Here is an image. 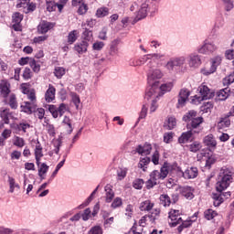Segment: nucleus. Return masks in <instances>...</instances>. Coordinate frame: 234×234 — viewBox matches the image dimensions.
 Segmentation results:
<instances>
[{
    "label": "nucleus",
    "instance_id": "51",
    "mask_svg": "<svg viewBox=\"0 0 234 234\" xmlns=\"http://www.w3.org/2000/svg\"><path fill=\"white\" fill-rule=\"evenodd\" d=\"M189 149L191 153H197V151L202 149V144L199 142H194L189 145Z\"/></svg>",
    "mask_w": 234,
    "mask_h": 234
},
{
    "label": "nucleus",
    "instance_id": "58",
    "mask_svg": "<svg viewBox=\"0 0 234 234\" xmlns=\"http://www.w3.org/2000/svg\"><path fill=\"white\" fill-rule=\"evenodd\" d=\"M48 172V165L47 164L43 163L40 165V167L38 169V176H43V175H47Z\"/></svg>",
    "mask_w": 234,
    "mask_h": 234
},
{
    "label": "nucleus",
    "instance_id": "22",
    "mask_svg": "<svg viewBox=\"0 0 234 234\" xmlns=\"http://www.w3.org/2000/svg\"><path fill=\"white\" fill-rule=\"evenodd\" d=\"M21 109L23 112H27V114H32V112H36L37 105L36 103L32 102H24L21 105Z\"/></svg>",
    "mask_w": 234,
    "mask_h": 234
},
{
    "label": "nucleus",
    "instance_id": "6",
    "mask_svg": "<svg viewBox=\"0 0 234 234\" xmlns=\"http://www.w3.org/2000/svg\"><path fill=\"white\" fill-rule=\"evenodd\" d=\"M218 49L217 45V40H204L203 44L197 48V52L199 54H204L205 56H210L213 52Z\"/></svg>",
    "mask_w": 234,
    "mask_h": 234
},
{
    "label": "nucleus",
    "instance_id": "28",
    "mask_svg": "<svg viewBox=\"0 0 234 234\" xmlns=\"http://www.w3.org/2000/svg\"><path fill=\"white\" fill-rule=\"evenodd\" d=\"M193 133H197V131L190 130L183 133L178 139L179 144H186V142H189V140H191V136H193Z\"/></svg>",
    "mask_w": 234,
    "mask_h": 234
},
{
    "label": "nucleus",
    "instance_id": "35",
    "mask_svg": "<svg viewBox=\"0 0 234 234\" xmlns=\"http://www.w3.org/2000/svg\"><path fill=\"white\" fill-rule=\"evenodd\" d=\"M204 217L207 220H213V218L218 217V213L211 208L205 210Z\"/></svg>",
    "mask_w": 234,
    "mask_h": 234
},
{
    "label": "nucleus",
    "instance_id": "34",
    "mask_svg": "<svg viewBox=\"0 0 234 234\" xmlns=\"http://www.w3.org/2000/svg\"><path fill=\"white\" fill-rule=\"evenodd\" d=\"M23 189L27 190V195H28L30 191L34 189V185L30 184V179L27 177V175H24Z\"/></svg>",
    "mask_w": 234,
    "mask_h": 234
},
{
    "label": "nucleus",
    "instance_id": "42",
    "mask_svg": "<svg viewBox=\"0 0 234 234\" xmlns=\"http://www.w3.org/2000/svg\"><path fill=\"white\" fill-rule=\"evenodd\" d=\"M160 201L162 206L166 207V206H171V197L168 195L163 194L160 196Z\"/></svg>",
    "mask_w": 234,
    "mask_h": 234
},
{
    "label": "nucleus",
    "instance_id": "1",
    "mask_svg": "<svg viewBox=\"0 0 234 234\" xmlns=\"http://www.w3.org/2000/svg\"><path fill=\"white\" fill-rule=\"evenodd\" d=\"M164 58H165V55L163 53H153L144 57V59H145L147 63L145 70L150 87H153L154 84L159 82L158 80H162L164 77L162 69L156 67V61H164Z\"/></svg>",
    "mask_w": 234,
    "mask_h": 234
},
{
    "label": "nucleus",
    "instance_id": "57",
    "mask_svg": "<svg viewBox=\"0 0 234 234\" xmlns=\"http://www.w3.org/2000/svg\"><path fill=\"white\" fill-rule=\"evenodd\" d=\"M229 221L222 222L221 226L219 227L216 234H224L225 229H228V228H229Z\"/></svg>",
    "mask_w": 234,
    "mask_h": 234
},
{
    "label": "nucleus",
    "instance_id": "3",
    "mask_svg": "<svg viewBox=\"0 0 234 234\" xmlns=\"http://www.w3.org/2000/svg\"><path fill=\"white\" fill-rule=\"evenodd\" d=\"M171 166L164 165L160 171L154 170L150 174V178L146 181L145 186L148 189H153L154 186H158L160 180H164L169 175Z\"/></svg>",
    "mask_w": 234,
    "mask_h": 234
},
{
    "label": "nucleus",
    "instance_id": "20",
    "mask_svg": "<svg viewBox=\"0 0 234 234\" xmlns=\"http://www.w3.org/2000/svg\"><path fill=\"white\" fill-rule=\"evenodd\" d=\"M0 92L3 98H8V94H10V83L6 80H2L0 82Z\"/></svg>",
    "mask_w": 234,
    "mask_h": 234
},
{
    "label": "nucleus",
    "instance_id": "52",
    "mask_svg": "<svg viewBox=\"0 0 234 234\" xmlns=\"http://www.w3.org/2000/svg\"><path fill=\"white\" fill-rule=\"evenodd\" d=\"M223 27H224V18L222 16H218L216 18L214 28H215V30H217V29L223 28Z\"/></svg>",
    "mask_w": 234,
    "mask_h": 234
},
{
    "label": "nucleus",
    "instance_id": "25",
    "mask_svg": "<svg viewBox=\"0 0 234 234\" xmlns=\"http://www.w3.org/2000/svg\"><path fill=\"white\" fill-rule=\"evenodd\" d=\"M12 116V113H10V110L6 108H2L0 110V117L4 121V123L8 125L10 123V117Z\"/></svg>",
    "mask_w": 234,
    "mask_h": 234
},
{
    "label": "nucleus",
    "instance_id": "46",
    "mask_svg": "<svg viewBox=\"0 0 234 234\" xmlns=\"http://www.w3.org/2000/svg\"><path fill=\"white\" fill-rule=\"evenodd\" d=\"M172 59L174 60V63H176V67H184L186 64V57L184 56L172 58Z\"/></svg>",
    "mask_w": 234,
    "mask_h": 234
},
{
    "label": "nucleus",
    "instance_id": "54",
    "mask_svg": "<svg viewBox=\"0 0 234 234\" xmlns=\"http://www.w3.org/2000/svg\"><path fill=\"white\" fill-rule=\"evenodd\" d=\"M205 167H207V169H210L211 165H213V164H215V156L210 155L208 157L205 156Z\"/></svg>",
    "mask_w": 234,
    "mask_h": 234
},
{
    "label": "nucleus",
    "instance_id": "2",
    "mask_svg": "<svg viewBox=\"0 0 234 234\" xmlns=\"http://www.w3.org/2000/svg\"><path fill=\"white\" fill-rule=\"evenodd\" d=\"M233 168L222 167L219 170L218 182L216 184V189L218 193H222V191L229 187V185L233 182Z\"/></svg>",
    "mask_w": 234,
    "mask_h": 234
},
{
    "label": "nucleus",
    "instance_id": "41",
    "mask_svg": "<svg viewBox=\"0 0 234 234\" xmlns=\"http://www.w3.org/2000/svg\"><path fill=\"white\" fill-rule=\"evenodd\" d=\"M7 103L11 109H17V100L16 99V95L11 93L9 95V100H7Z\"/></svg>",
    "mask_w": 234,
    "mask_h": 234
},
{
    "label": "nucleus",
    "instance_id": "29",
    "mask_svg": "<svg viewBox=\"0 0 234 234\" xmlns=\"http://www.w3.org/2000/svg\"><path fill=\"white\" fill-rule=\"evenodd\" d=\"M231 125V121L229 116L222 117L218 122V129H228Z\"/></svg>",
    "mask_w": 234,
    "mask_h": 234
},
{
    "label": "nucleus",
    "instance_id": "14",
    "mask_svg": "<svg viewBox=\"0 0 234 234\" xmlns=\"http://www.w3.org/2000/svg\"><path fill=\"white\" fill-rule=\"evenodd\" d=\"M231 194L229 192H226L223 194H213L212 198L214 200L213 204L215 207H218V206H220V204L224 202V198H229Z\"/></svg>",
    "mask_w": 234,
    "mask_h": 234
},
{
    "label": "nucleus",
    "instance_id": "49",
    "mask_svg": "<svg viewBox=\"0 0 234 234\" xmlns=\"http://www.w3.org/2000/svg\"><path fill=\"white\" fill-rule=\"evenodd\" d=\"M175 67H176V64L173 60V58H171L165 65V69H166L168 72H173L175 70Z\"/></svg>",
    "mask_w": 234,
    "mask_h": 234
},
{
    "label": "nucleus",
    "instance_id": "21",
    "mask_svg": "<svg viewBox=\"0 0 234 234\" xmlns=\"http://www.w3.org/2000/svg\"><path fill=\"white\" fill-rule=\"evenodd\" d=\"M182 195L186 200H193V198H195V188L191 186H184L182 188Z\"/></svg>",
    "mask_w": 234,
    "mask_h": 234
},
{
    "label": "nucleus",
    "instance_id": "26",
    "mask_svg": "<svg viewBox=\"0 0 234 234\" xmlns=\"http://www.w3.org/2000/svg\"><path fill=\"white\" fill-rule=\"evenodd\" d=\"M35 158L37 165H39V164H41V158H43V147H41L39 143H37L35 147Z\"/></svg>",
    "mask_w": 234,
    "mask_h": 234
},
{
    "label": "nucleus",
    "instance_id": "62",
    "mask_svg": "<svg viewBox=\"0 0 234 234\" xmlns=\"http://www.w3.org/2000/svg\"><path fill=\"white\" fill-rule=\"evenodd\" d=\"M14 145H16V147H23L25 145V140L21 137H15L14 139Z\"/></svg>",
    "mask_w": 234,
    "mask_h": 234
},
{
    "label": "nucleus",
    "instance_id": "30",
    "mask_svg": "<svg viewBox=\"0 0 234 234\" xmlns=\"http://www.w3.org/2000/svg\"><path fill=\"white\" fill-rule=\"evenodd\" d=\"M153 207H154V203H153L151 200L143 201L139 206V209L142 211H151Z\"/></svg>",
    "mask_w": 234,
    "mask_h": 234
},
{
    "label": "nucleus",
    "instance_id": "45",
    "mask_svg": "<svg viewBox=\"0 0 234 234\" xmlns=\"http://www.w3.org/2000/svg\"><path fill=\"white\" fill-rule=\"evenodd\" d=\"M151 162V158L149 157H143L141 158L140 162H139V167L140 169H143V171H145V169H147V165H149Z\"/></svg>",
    "mask_w": 234,
    "mask_h": 234
},
{
    "label": "nucleus",
    "instance_id": "50",
    "mask_svg": "<svg viewBox=\"0 0 234 234\" xmlns=\"http://www.w3.org/2000/svg\"><path fill=\"white\" fill-rule=\"evenodd\" d=\"M97 17H105L106 16H109V9L106 7H101L96 12Z\"/></svg>",
    "mask_w": 234,
    "mask_h": 234
},
{
    "label": "nucleus",
    "instance_id": "10",
    "mask_svg": "<svg viewBox=\"0 0 234 234\" xmlns=\"http://www.w3.org/2000/svg\"><path fill=\"white\" fill-rule=\"evenodd\" d=\"M48 111L51 112L53 118H58V116H63L69 111V107L65 103H61L58 108L49 105Z\"/></svg>",
    "mask_w": 234,
    "mask_h": 234
},
{
    "label": "nucleus",
    "instance_id": "31",
    "mask_svg": "<svg viewBox=\"0 0 234 234\" xmlns=\"http://www.w3.org/2000/svg\"><path fill=\"white\" fill-rule=\"evenodd\" d=\"M203 122L204 118L196 117L190 122V123L187 124V127L188 129H191V131H195V129H197V127H198V125H200V123H202Z\"/></svg>",
    "mask_w": 234,
    "mask_h": 234
},
{
    "label": "nucleus",
    "instance_id": "40",
    "mask_svg": "<svg viewBox=\"0 0 234 234\" xmlns=\"http://www.w3.org/2000/svg\"><path fill=\"white\" fill-rule=\"evenodd\" d=\"M197 118V112L195 110L189 111L186 114L184 115V122H191Z\"/></svg>",
    "mask_w": 234,
    "mask_h": 234
},
{
    "label": "nucleus",
    "instance_id": "61",
    "mask_svg": "<svg viewBox=\"0 0 234 234\" xmlns=\"http://www.w3.org/2000/svg\"><path fill=\"white\" fill-rule=\"evenodd\" d=\"M104 47H105V43H103L102 41H97L92 45L93 50H97V51L101 50Z\"/></svg>",
    "mask_w": 234,
    "mask_h": 234
},
{
    "label": "nucleus",
    "instance_id": "9",
    "mask_svg": "<svg viewBox=\"0 0 234 234\" xmlns=\"http://www.w3.org/2000/svg\"><path fill=\"white\" fill-rule=\"evenodd\" d=\"M187 65L190 69H198L202 65V58L197 53H191L187 57Z\"/></svg>",
    "mask_w": 234,
    "mask_h": 234
},
{
    "label": "nucleus",
    "instance_id": "12",
    "mask_svg": "<svg viewBox=\"0 0 234 234\" xmlns=\"http://www.w3.org/2000/svg\"><path fill=\"white\" fill-rule=\"evenodd\" d=\"M179 174L182 175L183 178L191 180L198 176V168L191 166L186 168L185 171H180Z\"/></svg>",
    "mask_w": 234,
    "mask_h": 234
},
{
    "label": "nucleus",
    "instance_id": "60",
    "mask_svg": "<svg viewBox=\"0 0 234 234\" xmlns=\"http://www.w3.org/2000/svg\"><path fill=\"white\" fill-rule=\"evenodd\" d=\"M28 3H30V0H17L16 8H27Z\"/></svg>",
    "mask_w": 234,
    "mask_h": 234
},
{
    "label": "nucleus",
    "instance_id": "55",
    "mask_svg": "<svg viewBox=\"0 0 234 234\" xmlns=\"http://www.w3.org/2000/svg\"><path fill=\"white\" fill-rule=\"evenodd\" d=\"M144 179H134L133 182V187H134V189H142V187H144Z\"/></svg>",
    "mask_w": 234,
    "mask_h": 234
},
{
    "label": "nucleus",
    "instance_id": "27",
    "mask_svg": "<svg viewBox=\"0 0 234 234\" xmlns=\"http://www.w3.org/2000/svg\"><path fill=\"white\" fill-rule=\"evenodd\" d=\"M52 24L47 21H42L38 26L39 34H47L50 28H52Z\"/></svg>",
    "mask_w": 234,
    "mask_h": 234
},
{
    "label": "nucleus",
    "instance_id": "23",
    "mask_svg": "<svg viewBox=\"0 0 234 234\" xmlns=\"http://www.w3.org/2000/svg\"><path fill=\"white\" fill-rule=\"evenodd\" d=\"M203 143L205 145H207V147H209L210 149H215V147H217V140H215L213 134L207 135L204 138Z\"/></svg>",
    "mask_w": 234,
    "mask_h": 234
},
{
    "label": "nucleus",
    "instance_id": "17",
    "mask_svg": "<svg viewBox=\"0 0 234 234\" xmlns=\"http://www.w3.org/2000/svg\"><path fill=\"white\" fill-rule=\"evenodd\" d=\"M104 191H105V202L106 204H111V202H112V199L114 198V190H112V186L111 185H106L104 187Z\"/></svg>",
    "mask_w": 234,
    "mask_h": 234
},
{
    "label": "nucleus",
    "instance_id": "19",
    "mask_svg": "<svg viewBox=\"0 0 234 234\" xmlns=\"http://www.w3.org/2000/svg\"><path fill=\"white\" fill-rule=\"evenodd\" d=\"M45 100L48 101V103H50L56 100V88H54V86L49 85L45 94Z\"/></svg>",
    "mask_w": 234,
    "mask_h": 234
},
{
    "label": "nucleus",
    "instance_id": "47",
    "mask_svg": "<svg viewBox=\"0 0 234 234\" xmlns=\"http://www.w3.org/2000/svg\"><path fill=\"white\" fill-rule=\"evenodd\" d=\"M127 168H119L117 170V180H123L125 178V176H127Z\"/></svg>",
    "mask_w": 234,
    "mask_h": 234
},
{
    "label": "nucleus",
    "instance_id": "43",
    "mask_svg": "<svg viewBox=\"0 0 234 234\" xmlns=\"http://www.w3.org/2000/svg\"><path fill=\"white\" fill-rule=\"evenodd\" d=\"M70 98H71V101L74 103L76 109H80V103H81L80 95H77L75 92H70Z\"/></svg>",
    "mask_w": 234,
    "mask_h": 234
},
{
    "label": "nucleus",
    "instance_id": "39",
    "mask_svg": "<svg viewBox=\"0 0 234 234\" xmlns=\"http://www.w3.org/2000/svg\"><path fill=\"white\" fill-rule=\"evenodd\" d=\"M123 206V200L122 197H114L112 201L111 207L112 209H118V207H122Z\"/></svg>",
    "mask_w": 234,
    "mask_h": 234
},
{
    "label": "nucleus",
    "instance_id": "18",
    "mask_svg": "<svg viewBox=\"0 0 234 234\" xmlns=\"http://www.w3.org/2000/svg\"><path fill=\"white\" fill-rule=\"evenodd\" d=\"M152 149L153 147L150 144H145L144 145H139L135 151L138 154H141V156H147V154H151Z\"/></svg>",
    "mask_w": 234,
    "mask_h": 234
},
{
    "label": "nucleus",
    "instance_id": "56",
    "mask_svg": "<svg viewBox=\"0 0 234 234\" xmlns=\"http://www.w3.org/2000/svg\"><path fill=\"white\" fill-rule=\"evenodd\" d=\"M159 216H160V208H155V209L153 210L151 215L148 216V218H150V220L152 222H154V220H156Z\"/></svg>",
    "mask_w": 234,
    "mask_h": 234
},
{
    "label": "nucleus",
    "instance_id": "63",
    "mask_svg": "<svg viewBox=\"0 0 234 234\" xmlns=\"http://www.w3.org/2000/svg\"><path fill=\"white\" fill-rule=\"evenodd\" d=\"M88 234H103V230H101V227L95 226L90 229Z\"/></svg>",
    "mask_w": 234,
    "mask_h": 234
},
{
    "label": "nucleus",
    "instance_id": "33",
    "mask_svg": "<svg viewBox=\"0 0 234 234\" xmlns=\"http://www.w3.org/2000/svg\"><path fill=\"white\" fill-rule=\"evenodd\" d=\"M89 47V42L88 41H82L75 46V50L79 54H83L87 50Z\"/></svg>",
    "mask_w": 234,
    "mask_h": 234
},
{
    "label": "nucleus",
    "instance_id": "13",
    "mask_svg": "<svg viewBox=\"0 0 234 234\" xmlns=\"http://www.w3.org/2000/svg\"><path fill=\"white\" fill-rule=\"evenodd\" d=\"M180 210L171 209L169 211L168 217L172 221V226H178V224H182V217L180 216Z\"/></svg>",
    "mask_w": 234,
    "mask_h": 234
},
{
    "label": "nucleus",
    "instance_id": "48",
    "mask_svg": "<svg viewBox=\"0 0 234 234\" xmlns=\"http://www.w3.org/2000/svg\"><path fill=\"white\" fill-rule=\"evenodd\" d=\"M65 68L63 67H57L55 68V71H54V74L56 76V78H58V80L63 78V76H65Z\"/></svg>",
    "mask_w": 234,
    "mask_h": 234
},
{
    "label": "nucleus",
    "instance_id": "24",
    "mask_svg": "<svg viewBox=\"0 0 234 234\" xmlns=\"http://www.w3.org/2000/svg\"><path fill=\"white\" fill-rule=\"evenodd\" d=\"M7 182L9 184V193H15L16 191H19V189H21L19 184L16 182V178L8 176Z\"/></svg>",
    "mask_w": 234,
    "mask_h": 234
},
{
    "label": "nucleus",
    "instance_id": "11",
    "mask_svg": "<svg viewBox=\"0 0 234 234\" xmlns=\"http://www.w3.org/2000/svg\"><path fill=\"white\" fill-rule=\"evenodd\" d=\"M147 12H149V1L143 0L140 8L136 14L135 21L145 19V17H147Z\"/></svg>",
    "mask_w": 234,
    "mask_h": 234
},
{
    "label": "nucleus",
    "instance_id": "64",
    "mask_svg": "<svg viewBox=\"0 0 234 234\" xmlns=\"http://www.w3.org/2000/svg\"><path fill=\"white\" fill-rule=\"evenodd\" d=\"M173 136H174L173 133H165L164 134V142H165V144H171L173 142Z\"/></svg>",
    "mask_w": 234,
    "mask_h": 234
},
{
    "label": "nucleus",
    "instance_id": "16",
    "mask_svg": "<svg viewBox=\"0 0 234 234\" xmlns=\"http://www.w3.org/2000/svg\"><path fill=\"white\" fill-rule=\"evenodd\" d=\"M145 100L151 102L150 104V112H154L158 109V100L160 97L149 96V91L145 94Z\"/></svg>",
    "mask_w": 234,
    "mask_h": 234
},
{
    "label": "nucleus",
    "instance_id": "59",
    "mask_svg": "<svg viewBox=\"0 0 234 234\" xmlns=\"http://www.w3.org/2000/svg\"><path fill=\"white\" fill-rule=\"evenodd\" d=\"M48 12H54L56 8H58V4L54 3V1H48L46 4Z\"/></svg>",
    "mask_w": 234,
    "mask_h": 234
},
{
    "label": "nucleus",
    "instance_id": "36",
    "mask_svg": "<svg viewBox=\"0 0 234 234\" xmlns=\"http://www.w3.org/2000/svg\"><path fill=\"white\" fill-rule=\"evenodd\" d=\"M43 126L46 128V131L48 133V134H50V136H54V134H56V129L54 128V125L50 124L47 118H45Z\"/></svg>",
    "mask_w": 234,
    "mask_h": 234
},
{
    "label": "nucleus",
    "instance_id": "15",
    "mask_svg": "<svg viewBox=\"0 0 234 234\" xmlns=\"http://www.w3.org/2000/svg\"><path fill=\"white\" fill-rule=\"evenodd\" d=\"M21 21H23V15L15 13L13 15V28L16 32H21Z\"/></svg>",
    "mask_w": 234,
    "mask_h": 234
},
{
    "label": "nucleus",
    "instance_id": "38",
    "mask_svg": "<svg viewBox=\"0 0 234 234\" xmlns=\"http://www.w3.org/2000/svg\"><path fill=\"white\" fill-rule=\"evenodd\" d=\"M165 126L169 131H171V129L176 128V118H175V117H168L167 121L165 122Z\"/></svg>",
    "mask_w": 234,
    "mask_h": 234
},
{
    "label": "nucleus",
    "instance_id": "53",
    "mask_svg": "<svg viewBox=\"0 0 234 234\" xmlns=\"http://www.w3.org/2000/svg\"><path fill=\"white\" fill-rule=\"evenodd\" d=\"M30 67L35 72H39L41 70V66L39 65V62H37L36 59L32 58L30 60Z\"/></svg>",
    "mask_w": 234,
    "mask_h": 234
},
{
    "label": "nucleus",
    "instance_id": "8",
    "mask_svg": "<svg viewBox=\"0 0 234 234\" xmlns=\"http://www.w3.org/2000/svg\"><path fill=\"white\" fill-rule=\"evenodd\" d=\"M189 90L187 89H182L179 91L176 108L177 109H184L186 107V103H187V100H189Z\"/></svg>",
    "mask_w": 234,
    "mask_h": 234
},
{
    "label": "nucleus",
    "instance_id": "44",
    "mask_svg": "<svg viewBox=\"0 0 234 234\" xmlns=\"http://www.w3.org/2000/svg\"><path fill=\"white\" fill-rule=\"evenodd\" d=\"M78 34H79L78 30H73L69 33L68 43H69V45H72V43H75L76 39H78Z\"/></svg>",
    "mask_w": 234,
    "mask_h": 234
},
{
    "label": "nucleus",
    "instance_id": "7",
    "mask_svg": "<svg viewBox=\"0 0 234 234\" xmlns=\"http://www.w3.org/2000/svg\"><path fill=\"white\" fill-rule=\"evenodd\" d=\"M222 63V56L220 55H217L215 57H213L210 59V67H205L203 69H201V74H203L204 76H209L211 74H214V72H217V69L219 67V65H221Z\"/></svg>",
    "mask_w": 234,
    "mask_h": 234
},
{
    "label": "nucleus",
    "instance_id": "32",
    "mask_svg": "<svg viewBox=\"0 0 234 234\" xmlns=\"http://www.w3.org/2000/svg\"><path fill=\"white\" fill-rule=\"evenodd\" d=\"M62 125L67 129L68 134H70L73 131L72 120L69 116H65L62 121Z\"/></svg>",
    "mask_w": 234,
    "mask_h": 234
},
{
    "label": "nucleus",
    "instance_id": "4",
    "mask_svg": "<svg viewBox=\"0 0 234 234\" xmlns=\"http://www.w3.org/2000/svg\"><path fill=\"white\" fill-rule=\"evenodd\" d=\"M173 89V82H164L160 85V82H155L148 90V96H154V98H162L166 92H171Z\"/></svg>",
    "mask_w": 234,
    "mask_h": 234
},
{
    "label": "nucleus",
    "instance_id": "37",
    "mask_svg": "<svg viewBox=\"0 0 234 234\" xmlns=\"http://www.w3.org/2000/svg\"><path fill=\"white\" fill-rule=\"evenodd\" d=\"M229 96V90L228 88L222 89L218 92V99L221 101H224V100H228V97Z\"/></svg>",
    "mask_w": 234,
    "mask_h": 234
},
{
    "label": "nucleus",
    "instance_id": "5",
    "mask_svg": "<svg viewBox=\"0 0 234 234\" xmlns=\"http://www.w3.org/2000/svg\"><path fill=\"white\" fill-rule=\"evenodd\" d=\"M197 94L192 97L191 102L194 105H200L202 101L205 100H211V98H215V91L213 90H210L206 85H201L197 89Z\"/></svg>",
    "mask_w": 234,
    "mask_h": 234
}]
</instances>
